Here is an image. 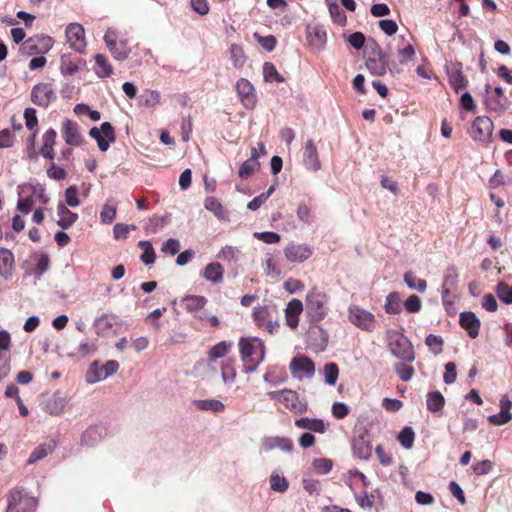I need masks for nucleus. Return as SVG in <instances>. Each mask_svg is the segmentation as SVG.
<instances>
[{"label": "nucleus", "instance_id": "47", "mask_svg": "<svg viewBox=\"0 0 512 512\" xmlns=\"http://www.w3.org/2000/svg\"><path fill=\"white\" fill-rule=\"evenodd\" d=\"M260 167V163L254 159H248L244 161L238 171L239 177L242 179H247L250 177L258 168Z\"/></svg>", "mask_w": 512, "mask_h": 512}, {"label": "nucleus", "instance_id": "15", "mask_svg": "<svg viewBox=\"0 0 512 512\" xmlns=\"http://www.w3.org/2000/svg\"><path fill=\"white\" fill-rule=\"evenodd\" d=\"M206 303L207 299L200 295H188L180 300V305L183 309L200 320H204L206 318L202 311Z\"/></svg>", "mask_w": 512, "mask_h": 512}, {"label": "nucleus", "instance_id": "61", "mask_svg": "<svg viewBox=\"0 0 512 512\" xmlns=\"http://www.w3.org/2000/svg\"><path fill=\"white\" fill-rule=\"evenodd\" d=\"M24 119L26 127L31 130H38V118L36 115V110L34 108H26L24 111Z\"/></svg>", "mask_w": 512, "mask_h": 512}, {"label": "nucleus", "instance_id": "54", "mask_svg": "<svg viewBox=\"0 0 512 512\" xmlns=\"http://www.w3.org/2000/svg\"><path fill=\"white\" fill-rule=\"evenodd\" d=\"M394 371L404 382L410 381L414 375V368L404 363H396L394 365Z\"/></svg>", "mask_w": 512, "mask_h": 512}, {"label": "nucleus", "instance_id": "28", "mask_svg": "<svg viewBox=\"0 0 512 512\" xmlns=\"http://www.w3.org/2000/svg\"><path fill=\"white\" fill-rule=\"evenodd\" d=\"M205 208L212 212L220 221H229V211L215 197H207L204 202Z\"/></svg>", "mask_w": 512, "mask_h": 512}, {"label": "nucleus", "instance_id": "11", "mask_svg": "<svg viewBox=\"0 0 512 512\" xmlns=\"http://www.w3.org/2000/svg\"><path fill=\"white\" fill-rule=\"evenodd\" d=\"M313 251L308 244L291 242L284 248V255L291 263H302L311 257Z\"/></svg>", "mask_w": 512, "mask_h": 512}, {"label": "nucleus", "instance_id": "9", "mask_svg": "<svg viewBox=\"0 0 512 512\" xmlns=\"http://www.w3.org/2000/svg\"><path fill=\"white\" fill-rule=\"evenodd\" d=\"M89 136L96 140L100 151L105 152L111 143L116 141L115 129L109 122H103L100 127H92Z\"/></svg>", "mask_w": 512, "mask_h": 512}, {"label": "nucleus", "instance_id": "42", "mask_svg": "<svg viewBox=\"0 0 512 512\" xmlns=\"http://www.w3.org/2000/svg\"><path fill=\"white\" fill-rule=\"evenodd\" d=\"M385 311L388 314H397L401 311V297L399 293H389L385 300Z\"/></svg>", "mask_w": 512, "mask_h": 512}, {"label": "nucleus", "instance_id": "49", "mask_svg": "<svg viewBox=\"0 0 512 512\" xmlns=\"http://www.w3.org/2000/svg\"><path fill=\"white\" fill-rule=\"evenodd\" d=\"M139 246L143 250L140 257L141 261L145 265L153 264L155 262V251L152 244L149 241H140Z\"/></svg>", "mask_w": 512, "mask_h": 512}, {"label": "nucleus", "instance_id": "16", "mask_svg": "<svg viewBox=\"0 0 512 512\" xmlns=\"http://www.w3.org/2000/svg\"><path fill=\"white\" fill-rule=\"evenodd\" d=\"M61 133L66 144L70 146L78 147L84 142L78 123L70 119L62 123Z\"/></svg>", "mask_w": 512, "mask_h": 512}, {"label": "nucleus", "instance_id": "19", "mask_svg": "<svg viewBox=\"0 0 512 512\" xmlns=\"http://www.w3.org/2000/svg\"><path fill=\"white\" fill-rule=\"evenodd\" d=\"M353 455L361 460H368L372 455V446L368 435L363 432L352 440Z\"/></svg>", "mask_w": 512, "mask_h": 512}, {"label": "nucleus", "instance_id": "6", "mask_svg": "<svg viewBox=\"0 0 512 512\" xmlns=\"http://www.w3.org/2000/svg\"><path fill=\"white\" fill-rule=\"evenodd\" d=\"M348 319L354 326L363 331L372 332L377 327L375 315L358 305L349 306Z\"/></svg>", "mask_w": 512, "mask_h": 512}, {"label": "nucleus", "instance_id": "29", "mask_svg": "<svg viewBox=\"0 0 512 512\" xmlns=\"http://www.w3.org/2000/svg\"><path fill=\"white\" fill-rule=\"evenodd\" d=\"M224 275V269L218 262H212L207 264L202 272V276L213 284L222 282Z\"/></svg>", "mask_w": 512, "mask_h": 512}, {"label": "nucleus", "instance_id": "3", "mask_svg": "<svg viewBox=\"0 0 512 512\" xmlns=\"http://www.w3.org/2000/svg\"><path fill=\"white\" fill-rule=\"evenodd\" d=\"M386 341L389 352L398 359L412 362L415 359L414 348L410 340L397 330L386 332Z\"/></svg>", "mask_w": 512, "mask_h": 512}, {"label": "nucleus", "instance_id": "62", "mask_svg": "<svg viewBox=\"0 0 512 512\" xmlns=\"http://www.w3.org/2000/svg\"><path fill=\"white\" fill-rule=\"evenodd\" d=\"M426 345L434 354H439L442 351L443 340L441 336L429 334L426 337Z\"/></svg>", "mask_w": 512, "mask_h": 512}, {"label": "nucleus", "instance_id": "12", "mask_svg": "<svg viewBox=\"0 0 512 512\" xmlns=\"http://www.w3.org/2000/svg\"><path fill=\"white\" fill-rule=\"evenodd\" d=\"M291 374L296 379L312 378L315 373L314 363L306 356L294 357L289 365Z\"/></svg>", "mask_w": 512, "mask_h": 512}, {"label": "nucleus", "instance_id": "64", "mask_svg": "<svg viewBox=\"0 0 512 512\" xmlns=\"http://www.w3.org/2000/svg\"><path fill=\"white\" fill-rule=\"evenodd\" d=\"M47 175L49 178L60 181L64 180L67 176V172L64 168L56 165L54 162L51 163L47 169Z\"/></svg>", "mask_w": 512, "mask_h": 512}, {"label": "nucleus", "instance_id": "36", "mask_svg": "<svg viewBox=\"0 0 512 512\" xmlns=\"http://www.w3.org/2000/svg\"><path fill=\"white\" fill-rule=\"evenodd\" d=\"M275 314V309L269 306H259L254 308L253 317L256 325L262 329L267 320Z\"/></svg>", "mask_w": 512, "mask_h": 512}, {"label": "nucleus", "instance_id": "17", "mask_svg": "<svg viewBox=\"0 0 512 512\" xmlns=\"http://www.w3.org/2000/svg\"><path fill=\"white\" fill-rule=\"evenodd\" d=\"M236 91L241 103L248 109H253L256 105V94L253 85L244 78L236 83Z\"/></svg>", "mask_w": 512, "mask_h": 512}, {"label": "nucleus", "instance_id": "48", "mask_svg": "<svg viewBox=\"0 0 512 512\" xmlns=\"http://www.w3.org/2000/svg\"><path fill=\"white\" fill-rule=\"evenodd\" d=\"M239 250L232 246L223 247L217 254V258L228 263H235L238 261Z\"/></svg>", "mask_w": 512, "mask_h": 512}, {"label": "nucleus", "instance_id": "46", "mask_svg": "<svg viewBox=\"0 0 512 512\" xmlns=\"http://www.w3.org/2000/svg\"><path fill=\"white\" fill-rule=\"evenodd\" d=\"M263 76L266 81H275L277 83H282L285 81L284 77H282L275 65L271 62H265L263 65Z\"/></svg>", "mask_w": 512, "mask_h": 512}, {"label": "nucleus", "instance_id": "57", "mask_svg": "<svg viewBox=\"0 0 512 512\" xmlns=\"http://www.w3.org/2000/svg\"><path fill=\"white\" fill-rule=\"evenodd\" d=\"M270 487L273 491L283 493L288 489V482L283 476L272 473L270 476Z\"/></svg>", "mask_w": 512, "mask_h": 512}, {"label": "nucleus", "instance_id": "52", "mask_svg": "<svg viewBox=\"0 0 512 512\" xmlns=\"http://www.w3.org/2000/svg\"><path fill=\"white\" fill-rule=\"evenodd\" d=\"M497 297L505 304H512V285L505 282L498 283L496 287Z\"/></svg>", "mask_w": 512, "mask_h": 512}, {"label": "nucleus", "instance_id": "58", "mask_svg": "<svg viewBox=\"0 0 512 512\" xmlns=\"http://www.w3.org/2000/svg\"><path fill=\"white\" fill-rule=\"evenodd\" d=\"M275 187L271 186L266 192L261 193L260 195L254 197L247 205V208L250 210H257L260 206L271 196L274 192Z\"/></svg>", "mask_w": 512, "mask_h": 512}, {"label": "nucleus", "instance_id": "60", "mask_svg": "<svg viewBox=\"0 0 512 512\" xmlns=\"http://www.w3.org/2000/svg\"><path fill=\"white\" fill-rule=\"evenodd\" d=\"M181 249L180 242L177 239L170 238L162 244L161 252L166 255H175Z\"/></svg>", "mask_w": 512, "mask_h": 512}, {"label": "nucleus", "instance_id": "13", "mask_svg": "<svg viewBox=\"0 0 512 512\" xmlns=\"http://www.w3.org/2000/svg\"><path fill=\"white\" fill-rule=\"evenodd\" d=\"M123 321L115 314H102L95 320L96 333L105 336L110 332L117 333L122 328Z\"/></svg>", "mask_w": 512, "mask_h": 512}, {"label": "nucleus", "instance_id": "33", "mask_svg": "<svg viewBox=\"0 0 512 512\" xmlns=\"http://www.w3.org/2000/svg\"><path fill=\"white\" fill-rule=\"evenodd\" d=\"M307 41L310 46L320 48L326 42V32L318 26L308 27Z\"/></svg>", "mask_w": 512, "mask_h": 512}, {"label": "nucleus", "instance_id": "45", "mask_svg": "<svg viewBox=\"0 0 512 512\" xmlns=\"http://www.w3.org/2000/svg\"><path fill=\"white\" fill-rule=\"evenodd\" d=\"M325 383L333 386L336 384L339 376V368L335 363H327L323 367Z\"/></svg>", "mask_w": 512, "mask_h": 512}, {"label": "nucleus", "instance_id": "43", "mask_svg": "<svg viewBox=\"0 0 512 512\" xmlns=\"http://www.w3.org/2000/svg\"><path fill=\"white\" fill-rule=\"evenodd\" d=\"M108 49L112 56L120 61L127 59L131 51L126 40H121L115 46H111Z\"/></svg>", "mask_w": 512, "mask_h": 512}, {"label": "nucleus", "instance_id": "2", "mask_svg": "<svg viewBox=\"0 0 512 512\" xmlns=\"http://www.w3.org/2000/svg\"><path fill=\"white\" fill-rule=\"evenodd\" d=\"M329 296L317 287L308 291L305 297L306 313L312 322L322 321L328 314Z\"/></svg>", "mask_w": 512, "mask_h": 512}, {"label": "nucleus", "instance_id": "7", "mask_svg": "<svg viewBox=\"0 0 512 512\" xmlns=\"http://www.w3.org/2000/svg\"><path fill=\"white\" fill-rule=\"evenodd\" d=\"M118 369L119 364L115 360H109L104 364L94 361L89 366L85 380L88 384H95L114 375Z\"/></svg>", "mask_w": 512, "mask_h": 512}, {"label": "nucleus", "instance_id": "63", "mask_svg": "<svg viewBox=\"0 0 512 512\" xmlns=\"http://www.w3.org/2000/svg\"><path fill=\"white\" fill-rule=\"evenodd\" d=\"M512 419V414L510 412L500 411L497 414L490 415L488 417V422L495 426H501L508 423Z\"/></svg>", "mask_w": 512, "mask_h": 512}, {"label": "nucleus", "instance_id": "53", "mask_svg": "<svg viewBox=\"0 0 512 512\" xmlns=\"http://www.w3.org/2000/svg\"><path fill=\"white\" fill-rule=\"evenodd\" d=\"M312 466L316 473L320 475H325L331 471L333 467V462L332 460L327 458H316L312 461Z\"/></svg>", "mask_w": 512, "mask_h": 512}, {"label": "nucleus", "instance_id": "18", "mask_svg": "<svg viewBox=\"0 0 512 512\" xmlns=\"http://www.w3.org/2000/svg\"><path fill=\"white\" fill-rule=\"evenodd\" d=\"M366 66L373 75L381 76L386 73L387 58L376 43L373 56L367 59Z\"/></svg>", "mask_w": 512, "mask_h": 512}, {"label": "nucleus", "instance_id": "37", "mask_svg": "<svg viewBox=\"0 0 512 512\" xmlns=\"http://www.w3.org/2000/svg\"><path fill=\"white\" fill-rule=\"evenodd\" d=\"M229 52L230 60L232 61L233 66L236 69H241L247 60L243 47L235 43L231 44Z\"/></svg>", "mask_w": 512, "mask_h": 512}, {"label": "nucleus", "instance_id": "32", "mask_svg": "<svg viewBox=\"0 0 512 512\" xmlns=\"http://www.w3.org/2000/svg\"><path fill=\"white\" fill-rule=\"evenodd\" d=\"M55 448L53 442L39 444L30 454L27 464L33 465L51 454Z\"/></svg>", "mask_w": 512, "mask_h": 512}, {"label": "nucleus", "instance_id": "10", "mask_svg": "<svg viewBox=\"0 0 512 512\" xmlns=\"http://www.w3.org/2000/svg\"><path fill=\"white\" fill-rule=\"evenodd\" d=\"M66 41L70 48L82 54L85 52L87 42L84 27L79 23H70L65 30Z\"/></svg>", "mask_w": 512, "mask_h": 512}, {"label": "nucleus", "instance_id": "40", "mask_svg": "<svg viewBox=\"0 0 512 512\" xmlns=\"http://www.w3.org/2000/svg\"><path fill=\"white\" fill-rule=\"evenodd\" d=\"M426 403L427 409L434 413L444 407L445 399L439 391H432L427 394Z\"/></svg>", "mask_w": 512, "mask_h": 512}, {"label": "nucleus", "instance_id": "8", "mask_svg": "<svg viewBox=\"0 0 512 512\" xmlns=\"http://www.w3.org/2000/svg\"><path fill=\"white\" fill-rule=\"evenodd\" d=\"M493 129L494 125L489 117L478 116L472 122L469 133L473 140L488 144L491 141Z\"/></svg>", "mask_w": 512, "mask_h": 512}, {"label": "nucleus", "instance_id": "30", "mask_svg": "<svg viewBox=\"0 0 512 512\" xmlns=\"http://www.w3.org/2000/svg\"><path fill=\"white\" fill-rule=\"evenodd\" d=\"M449 84L456 93H460L461 90L467 88L468 79L460 69H451L448 71Z\"/></svg>", "mask_w": 512, "mask_h": 512}, {"label": "nucleus", "instance_id": "27", "mask_svg": "<svg viewBox=\"0 0 512 512\" xmlns=\"http://www.w3.org/2000/svg\"><path fill=\"white\" fill-rule=\"evenodd\" d=\"M14 271L13 253L5 248H0V276L5 280L11 278Z\"/></svg>", "mask_w": 512, "mask_h": 512}, {"label": "nucleus", "instance_id": "44", "mask_svg": "<svg viewBox=\"0 0 512 512\" xmlns=\"http://www.w3.org/2000/svg\"><path fill=\"white\" fill-rule=\"evenodd\" d=\"M79 66L73 62L70 55H62L60 59V71L64 76H71L78 72Z\"/></svg>", "mask_w": 512, "mask_h": 512}, {"label": "nucleus", "instance_id": "41", "mask_svg": "<svg viewBox=\"0 0 512 512\" xmlns=\"http://www.w3.org/2000/svg\"><path fill=\"white\" fill-rule=\"evenodd\" d=\"M404 282L411 290H416L420 293L425 292L427 283L425 280L417 277L412 271H408L404 274Z\"/></svg>", "mask_w": 512, "mask_h": 512}, {"label": "nucleus", "instance_id": "39", "mask_svg": "<svg viewBox=\"0 0 512 512\" xmlns=\"http://www.w3.org/2000/svg\"><path fill=\"white\" fill-rule=\"evenodd\" d=\"M232 343L228 341H221L211 347L208 351L209 360L215 361L217 359L225 357L231 350Z\"/></svg>", "mask_w": 512, "mask_h": 512}, {"label": "nucleus", "instance_id": "4", "mask_svg": "<svg viewBox=\"0 0 512 512\" xmlns=\"http://www.w3.org/2000/svg\"><path fill=\"white\" fill-rule=\"evenodd\" d=\"M267 396L272 400L282 403L287 409L295 414H302L307 410V403L304 398L290 389L270 391Z\"/></svg>", "mask_w": 512, "mask_h": 512}, {"label": "nucleus", "instance_id": "51", "mask_svg": "<svg viewBox=\"0 0 512 512\" xmlns=\"http://www.w3.org/2000/svg\"><path fill=\"white\" fill-rule=\"evenodd\" d=\"M57 210L60 216L57 224H73L78 218L77 214L69 211L65 204H59Z\"/></svg>", "mask_w": 512, "mask_h": 512}, {"label": "nucleus", "instance_id": "35", "mask_svg": "<svg viewBox=\"0 0 512 512\" xmlns=\"http://www.w3.org/2000/svg\"><path fill=\"white\" fill-rule=\"evenodd\" d=\"M194 405L202 411H212L214 413H221L225 410V405L217 399H201L195 400Z\"/></svg>", "mask_w": 512, "mask_h": 512}, {"label": "nucleus", "instance_id": "56", "mask_svg": "<svg viewBox=\"0 0 512 512\" xmlns=\"http://www.w3.org/2000/svg\"><path fill=\"white\" fill-rule=\"evenodd\" d=\"M458 273L454 267L448 268L444 275L443 287L445 293H449L451 288H454L457 284Z\"/></svg>", "mask_w": 512, "mask_h": 512}, {"label": "nucleus", "instance_id": "50", "mask_svg": "<svg viewBox=\"0 0 512 512\" xmlns=\"http://www.w3.org/2000/svg\"><path fill=\"white\" fill-rule=\"evenodd\" d=\"M397 439L404 448L410 449L414 444L415 433L411 427L406 426L400 431Z\"/></svg>", "mask_w": 512, "mask_h": 512}, {"label": "nucleus", "instance_id": "23", "mask_svg": "<svg viewBox=\"0 0 512 512\" xmlns=\"http://www.w3.org/2000/svg\"><path fill=\"white\" fill-rule=\"evenodd\" d=\"M460 325L465 329L471 338H476L479 335L480 320L473 312H462L460 314Z\"/></svg>", "mask_w": 512, "mask_h": 512}, {"label": "nucleus", "instance_id": "25", "mask_svg": "<svg viewBox=\"0 0 512 512\" xmlns=\"http://www.w3.org/2000/svg\"><path fill=\"white\" fill-rule=\"evenodd\" d=\"M484 104L488 111L500 114L504 112L508 105V99L500 100V97L490 93V84L485 85Z\"/></svg>", "mask_w": 512, "mask_h": 512}, {"label": "nucleus", "instance_id": "1", "mask_svg": "<svg viewBox=\"0 0 512 512\" xmlns=\"http://www.w3.org/2000/svg\"><path fill=\"white\" fill-rule=\"evenodd\" d=\"M239 351L243 362V372L246 374L254 372L265 357V346L257 337L241 338Z\"/></svg>", "mask_w": 512, "mask_h": 512}, {"label": "nucleus", "instance_id": "20", "mask_svg": "<svg viewBox=\"0 0 512 512\" xmlns=\"http://www.w3.org/2000/svg\"><path fill=\"white\" fill-rule=\"evenodd\" d=\"M67 403V397L57 391L44 402V411L50 415H60L65 411Z\"/></svg>", "mask_w": 512, "mask_h": 512}, {"label": "nucleus", "instance_id": "21", "mask_svg": "<svg viewBox=\"0 0 512 512\" xmlns=\"http://www.w3.org/2000/svg\"><path fill=\"white\" fill-rule=\"evenodd\" d=\"M303 161L305 167L310 171L316 172L321 168L317 148L312 139L307 140L305 143Z\"/></svg>", "mask_w": 512, "mask_h": 512}, {"label": "nucleus", "instance_id": "5", "mask_svg": "<svg viewBox=\"0 0 512 512\" xmlns=\"http://www.w3.org/2000/svg\"><path fill=\"white\" fill-rule=\"evenodd\" d=\"M37 501L26 491L14 488L7 496L6 512H35Z\"/></svg>", "mask_w": 512, "mask_h": 512}, {"label": "nucleus", "instance_id": "26", "mask_svg": "<svg viewBox=\"0 0 512 512\" xmlns=\"http://www.w3.org/2000/svg\"><path fill=\"white\" fill-rule=\"evenodd\" d=\"M262 449L266 452L279 448L285 452H291L293 443L286 437H266L262 440Z\"/></svg>", "mask_w": 512, "mask_h": 512}, {"label": "nucleus", "instance_id": "22", "mask_svg": "<svg viewBox=\"0 0 512 512\" xmlns=\"http://www.w3.org/2000/svg\"><path fill=\"white\" fill-rule=\"evenodd\" d=\"M303 311V303L299 299H292L285 309L286 324L295 329L299 323V316Z\"/></svg>", "mask_w": 512, "mask_h": 512}, {"label": "nucleus", "instance_id": "14", "mask_svg": "<svg viewBox=\"0 0 512 512\" xmlns=\"http://www.w3.org/2000/svg\"><path fill=\"white\" fill-rule=\"evenodd\" d=\"M56 98L52 84L39 83L31 91V101L40 107H47Z\"/></svg>", "mask_w": 512, "mask_h": 512}, {"label": "nucleus", "instance_id": "31", "mask_svg": "<svg viewBox=\"0 0 512 512\" xmlns=\"http://www.w3.org/2000/svg\"><path fill=\"white\" fill-rule=\"evenodd\" d=\"M295 425L300 429L317 433H324L326 431V424L321 419L300 418L295 421Z\"/></svg>", "mask_w": 512, "mask_h": 512}, {"label": "nucleus", "instance_id": "38", "mask_svg": "<svg viewBox=\"0 0 512 512\" xmlns=\"http://www.w3.org/2000/svg\"><path fill=\"white\" fill-rule=\"evenodd\" d=\"M52 38L51 37H31L27 39L23 47L24 49L28 50L29 53H38L39 50L37 49L38 43H42L44 46L43 52H46L51 47Z\"/></svg>", "mask_w": 512, "mask_h": 512}, {"label": "nucleus", "instance_id": "34", "mask_svg": "<svg viewBox=\"0 0 512 512\" xmlns=\"http://www.w3.org/2000/svg\"><path fill=\"white\" fill-rule=\"evenodd\" d=\"M94 59H95L94 71L98 77L105 78V77H109L112 75L113 68L110 65L106 56H104L102 54H97V55H95Z\"/></svg>", "mask_w": 512, "mask_h": 512}, {"label": "nucleus", "instance_id": "59", "mask_svg": "<svg viewBox=\"0 0 512 512\" xmlns=\"http://www.w3.org/2000/svg\"><path fill=\"white\" fill-rule=\"evenodd\" d=\"M141 101L146 107H154L160 101V94L155 90H146L141 96Z\"/></svg>", "mask_w": 512, "mask_h": 512}, {"label": "nucleus", "instance_id": "55", "mask_svg": "<svg viewBox=\"0 0 512 512\" xmlns=\"http://www.w3.org/2000/svg\"><path fill=\"white\" fill-rule=\"evenodd\" d=\"M253 37L268 52L273 51L276 47L277 40L273 35L261 36L255 32Z\"/></svg>", "mask_w": 512, "mask_h": 512}, {"label": "nucleus", "instance_id": "24", "mask_svg": "<svg viewBox=\"0 0 512 512\" xmlns=\"http://www.w3.org/2000/svg\"><path fill=\"white\" fill-rule=\"evenodd\" d=\"M57 132L50 128L42 136V146L39 154L44 158L53 160L55 157L54 146L56 144Z\"/></svg>", "mask_w": 512, "mask_h": 512}]
</instances>
